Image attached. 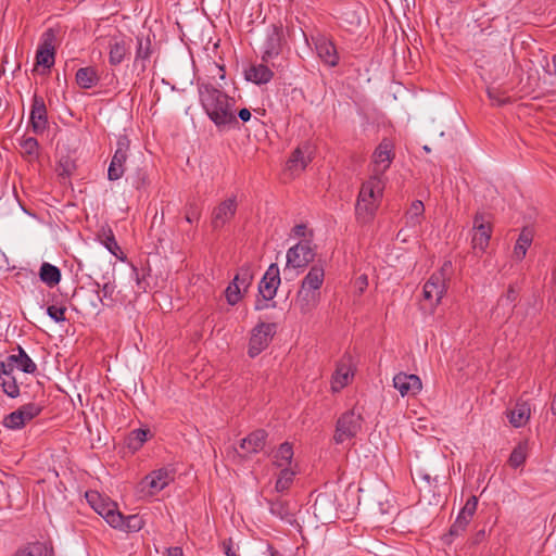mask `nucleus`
<instances>
[{
	"instance_id": "f257e3e1",
	"label": "nucleus",
	"mask_w": 556,
	"mask_h": 556,
	"mask_svg": "<svg viewBox=\"0 0 556 556\" xmlns=\"http://www.w3.org/2000/svg\"><path fill=\"white\" fill-rule=\"evenodd\" d=\"M200 103L207 117L218 128L233 127L238 124L236 99L212 84H199Z\"/></svg>"
},
{
	"instance_id": "f03ea898",
	"label": "nucleus",
	"mask_w": 556,
	"mask_h": 556,
	"mask_svg": "<svg viewBox=\"0 0 556 556\" xmlns=\"http://www.w3.org/2000/svg\"><path fill=\"white\" fill-rule=\"evenodd\" d=\"M14 351L17 353L0 361V388L11 399H16L21 394L20 386L13 375L14 368L30 375L38 370L36 363L21 345H17Z\"/></svg>"
},
{
	"instance_id": "7ed1b4c3",
	"label": "nucleus",
	"mask_w": 556,
	"mask_h": 556,
	"mask_svg": "<svg viewBox=\"0 0 556 556\" xmlns=\"http://www.w3.org/2000/svg\"><path fill=\"white\" fill-rule=\"evenodd\" d=\"M384 190V180L377 177H369L363 182L356 205L355 214L361 224L370 223L378 210Z\"/></svg>"
},
{
	"instance_id": "20e7f679",
	"label": "nucleus",
	"mask_w": 556,
	"mask_h": 556,
	"mask_svg": "<svg viewBox=\"0 0 556 556\" xmlns=\"http://www.w3.org/2000/svg\"><path fill=\"white\" fill-rule=\"evenodd\" d=\"M451 270L452 262L445 261L440 269L435 270L424 285V299L430 301L434 306L440 304L447 290Z\"/></svg>"
},
{
	"instance_id": "39448f33",
	"label": "nucleus",
	"mask_w": 556,
	"mask_h": 556,
	"mask_svg": "<svg viewBox=\"0 0 556 556\" xmlns=\"http://www.w3.org/2000/svg\"><path fill=\"white\" fill-rule=\"evenodd\" d=\"M363 416L355 408L344 412L336 422L333 441L337 444H343L356 438L363 428Z\"/></svg>"
},
{
	"instance_id": "423d86ee",
	"label": "nucleus",
	"mask_w": 556,
	"mask_h": 556,
	"mask_svg": "<svg viewBox=\"0 0 556 556\" xmlns=\"http://www.w3.org/2000/svg\"><path fill=\"white\" fill-rule=\"evenodd\" d=\"M86 498L93 510L99 514L111 527L118 525L121 521V511L118 510L117 504L103 498L98 492L89 491L86 492Z\"/></svg>"
},
{
	"instance_id": "0eeeda50",
	"label": "nucleus",
	"mask_w": 556,
	"mask_h": 556,
	"mask_svg": "<svg viewBox=\"0 0 556 556\" xmlns=\"http://www.w3.org/2000/svg\"><path fill=\"white\" fill-rule=\"evenodd\" d=\"M394 157L393 142L388 138H383L372 153V174L370 177L383 179V175L390 167Z\"/></svg>"
},
{
	"instance_id": "6e6552de",
	"label": "nucleus",
	"mask_w": 556,
	"mask_h": 556,
	"mask_svg": "<svg viewBox=\"0 0 556 556\" xmlns=\"http://www.w3.org/2000/svg\"><path fill=\"white\" fill-rule=\"evenodd\" d=\"M472 231L471 248L476 255L482 254L486 251L492 236L491 223L483 213L475 215Z\"/></svg>"
},
{
	"instance_id": "1a4fd4ad",
	"label": "nucleus",
	"mask_w": 556,
	"mask_h": 556,
	"mask_svg": "<svg viewBox=\"0 0 556 556\" xmlns=\"http://www.w3.org/2000/svg\"><path fill=\"white\" fill-rule=\"evenodd\" d=\"M42 409L43 407L38 403L24 404L4 417L3 426L12 430L22 429L27 422L39 416Z\"/></svg>"
},
{
	"instance_id": "9d476101",
	"label": "nucleus",
	"mask_w": 556,
	"mask_h": 556,
	"mask_svg": "<svg viewBox=\"0 0 556 556\" xmlns=\"http://www.w3.org/2000/svg\"><path fill=\"white\" fill-rule=\"evenodd\" d=\"M174 480V471L162 467L147 475L139 483L141 492L155 495L165 489Z\"/></svg>"
},
{
	"instance_id": "9b49d317",
	"label": "nucleus",
	"mask_w": 556,
	"mask_h": 556,
	"mask_svg": "<svg viewBox=\"0 0 556 556\" xmlns=\"http://www.w3.org/2000/svg\"><path fill=\"white\" fill-rule=\"evenodd\" d=\"M130 141L127 136H119L116 142V150L112 156L108 169L109 180L115 181L123 177L125 164L128 159Z\"/></svg>"
},
{
	"instance_id": "f8f14e48",
	"label": "nucleus",
	"mask_w": 556,
	"mask_h": 556,
	"mask_svg": "<svg viewBox=\"0 0 556 556\" xmlns=\"http://www.w3.org/2000/svg\"><path fill=\"white\" fill-rule=\"evenodd\" d=\"M276 331L275 324L261 323L252 330L248 353L251 357L257 356L264 351Z\"/></svg>"
},
{
	"instance_id": "ddd939ff",
	"label": "nucleus",
	"mask_w": 556,
	"mask_h": 556,
	"mask_svg": "<svg viewBox=\"0 0 556 556\" xmlns=\"http://www.w3.org/2000/svg\"><path fill=\"white\" fill-rule=\"evenodd\" d=\"M282 27L281 25L271 24L266 28L265 40L262 46V60L269 62L278 56L282 48Z\"/></svg>"
},
{
	"instance_id": "4468645a",
	"label": "nucleus",
	"mask_w": 556,
	"mask_h": 556,
	"mask_svg": "<svg viewBox=\"0 0 556 556\" xmlns=\"http://www.w3.org/2000/svg\"><path fill=\"white\" fill-rule=\"evenodd\" d=\"M315 258L311 241H300L287 251V267L305 268Z\"/></svg>"
},
{
	"instance_id": "2eb2a0df",
	"label": "nucleus",
	"mask_w": 556,
	"mask_h": 556,
	"mask_svg": "<svg viewBox=\"0 0 556 556\" xmlns=\"http://www.w3.org/2000/svg\"><path fill=\"white\" fill-rule=\"evenodd\" d=\"M56 39L53 28H48L41 37V42L36 53V61L38 65L50 68L54 64L55 48L54 41Z\"/></svg>"
},
{
	"instance_id": "dca6fc26",
	"label": "nucleus",
	"mask_w": 556,
	"mask_h": 556,
	"mask_svg": "<svg viewBox=\"0 0 556 556\" xmlns=\"http://www.w3.org/2000/svg\"><path fill=\"white\" fill-rule=\"evenodd\" d=\"M364 12V5L356 0L341 2L336 8L337 16L351 27H358L361 25Z\"/></svg>"
},
{
	"instance_id": "f3484780",
	"label": "nucleus",
	"mask_w": 556,
	"mask_h": 556,
	"mask_svg": "<svg viewBox=\"0 0 556 556\" xmlns=\"http://www.w3.org/2000/svg\"><path fill=\"white\" fill-rule=\"evenodd\" d=\"M237 200L236 198H229L220 202L212 211L211 225L214 230L223 228L228 222H230L237 212Z\"/></svg>"
},
{
	"instance_id": "a211bd4d",
	"label": "nucleus",
	"mask_w": 556,
	"mask_h": 556,
	"mask_svg": "<svg viewBox=\"0 0 556 556\" xmlns=\"http://www.w3.org/2000/svg\"><path fill=\"white\" fill-rule=\"evenodd\" d=\"M280 271L277 264H270L258 283V295L274 300L280 285Z\"/></svg>"
},
{
	"instance_id": "6ab92c4d",
	"label": "nucleus",
	"mask_w": 556,
	"mask_h": 556,
	"mask_svg": "<svg viewBox=\"0 0 556 556\" xmlns=\"http://www.w3.org/2000/svg\"><path fill=\"white\" fill-rule=\"evenodd\" d=\"M29 123L33 131L37 135L42 134L48 126V112L45 100L36 93L31 101Z\"/></svg>"
},
{
	"instance_id": "aec40b11",
	"label": "nucleus",
	"mask_w": 556,
	"mask_h": 556,
	"mask_svg": "<svg viewBox=\"0 0 556 556\" xmlns=\"http://www.w3.org/2000/svg\"><path fill=\"white\" fill-rule=\"evenodd\" d=\"M320 301V291H312L304 288H299L293 307L303 316L309 315L318 306Z\"/></svg>"
},
{
	"instance_id": "412c9836",
	"label": "nucleus",
	"mask_w": 556,
	"mask_h": 556,
	"mask_svg": "<svg viewBox=\"0 0 556 556\" xmlns=\"http://www.w3.org/2000/svg\"><path fill=\"white\" fill-rule=\"evenodd\" d=\"M393 387L402 396H407L418 394L422 388V383L417 375L399 372L393 378Z\"/></svg>"
},
{
	"instance_id": "4be33fe9",
	"label": "nucleus",
	"mask_w": 556,
	"mask_h": 556,
	"mask_svg": "<svg viewBox=\"0 0 556 556\" xmlns=\"http://www.w3.org/2000/svg\"><path fill=\"white\" fill-rule=\"evenodd\" d=\"M265 502L268 505L269 511L273 516L289 525H293L295 522L294 509L291 507L289 501L282 498L281 496H276L266 497Z\"/></svg>"
},
{
	"instance_id": "5701e85b",
	"label": "nucleus",
	"mask_w": 556,
	"mask_h": 556,
	"mask_svg": "<svg viewBox=\"0 0 556 556\" xmlns=\"http://www.w3.org/2000/svg\"><path fill=\"white\" fill-rule=\"evenodd\" d=\"M315 49L319 59L328 66L334 67L339 64V54L334 43L320 36L315 40Z\"/></svg>"
},
{
	"instance_id": "b1692460",
	"label": "nucleus",
	"mask_w": 556,
	"mask_h": 556,
	"mask_svg": "<svg viewBox=\"0 0 556 556\" xmlns=\"http://www.w3.org/2000/svg\"><path fill=\"white\" fill-rule=\"evenodd\" d=\"M130 52V40L112 38L109 42V63L119 65Z\"/></svg>"
},
{
	"instance_id": "393cba45",
	"label": "nucleus",
	"mask_w": 556,
	"mask_h": 556,
	"mask_svg": "<svg viewBox=\"0 0 556 556\" xmlns=\"http://www.w3.org/2000/svg\"><path fill=\"white\" fill-rule=\"evenodd\" d=\"M309 147L303 146L298 147L292 151L291 155L287 161V169L292 174H299L305 169L307 164L311 162V157L308 155Z\"/></svg>"
},
{
	"instance_id": "a878e982",
	"label": "nucleus",
	"mask_w": 556,
	"mask_h": 556,
	"mask_svg": "<svg viewBox=\"0 0 556 556\" xmlns=\"http://www.w3.org/2000/svg\"><path fill=\"white\" fill-rule=\"evenodd\" d=\"M353 376L350 359H341L336 368V371L331 379V390L333 392L341 391L350 382V378Z\"/></svg>"
},
{
	"instance_id": "bb28decb",
	"label": "nucleus",
	"mask_w": 556,
	"mask_h": 556,
	"mask_svg": "<svg viewBox=\"0 0 556 556\" xmlns=\"http://www.w3.org/2000/svg\"><path fill=\"white\" fill-rule=\"evenodd\" d=\"M531 416L530 404L526 401H517L514 408L507 413L510 425L520 428L527 425Z\"/></svg>"
},
{
	"instance_id": "cd10ccee",
	"label": "nucleus",
	"mask_w": 556,
	"mask_h": 556,
	"mask_svg": "<svg viewBox=\"0 0 556 556\" xmlns=\"http://www.w3.org/2000/svg\"><path fill=\"white\" fill-rule=\"evenodd\" d=\"M266 438V431L263 429H257L241 440L240 447L249 454L258 453L263 450Z\"/></svg>"
},
{
	"instance_id": "c85d7f7f",
	"label": "nucleus",
	"mask_w": 556,
	"mask_h": 556,
	"mask_svg": "<svg viewBox=\"0 0 556 556\" xmlns=\"http://www.w3.org/2000/svg\"><path fill=\"white\" fill-rule=\"evenodd\" d=\"M325 280V270L323 266L314 265L301 281L300 288L312 291H320Z\"/></svg>"
},
{
	"instance_id": "c756f323",
	"label": "nucleus",
	"mask_w": 556,
	"mask_h": 556,
	"mask_svg": "<svg viewBox=\"0 0 556 556\" xmlns=\"http://www.w3.org/2000/svg\"><path fill=\"white\" fill-rule=\"evenodd\" d=\"M245 79L256 85L267 84L274 76L273 71L265 64L251 65L244 72Z\"/></svg>"
},
{
	"instance_id": "7c9ffc66",
	"label": "nucleus",
	"mask_w": 556,
	"mask_h": 556,
	"mask_svg": "<svg viewBox=\"0 0 556 556\" xmlns=\"http://www.w3.org/2000/svg\"><path fill=\"white\" fill-rule=\"evenodd\" d=\"M152 54V43L151 40L147 37H137V49L136 56L134 61V66H140L143 72L147 68V62L150 60Z\"/></svg>"
},
{
	"instance_id": "2f4dec72",
	"label": "nucleus",
	"mask_w": 556,
	"mask_h": 556,
	"mask_svg": "<svg viewBox=\"0 0 556 556\" xmlns=\"http://www.w3.org/2000/svg\"><path fill=\"white\" fill-rule=\"evenodd\" d=\"M533 241V231L528 228L523 227L519 233V237L516 241V244L514 247L513 251V257L516 261H521L525 258L528 249L532 244Z\"/></svg>"
},
{
	"instance_id": "473e14b6",
	"label": "nucleus",
	"mask_w": 556,
	"mask_h": 556,
	"mask_svg": "<svg viewBox=\"0 0 556 556\" xmlns=\"http://www.w3.org/2000/svg\"><path fill=\"white\" fill-rule=\"evenodd\" d=\"M76 84L83 89H90L98 85L100 76L92 66L80 67L75 75Z\"/></svg>"
},
{
	"instance_id": "72a5a7b5",
	"label": "nucleus",
	"mask_w": 556,
	"mask_h": 556,
	"mask_svg": "<svg viewBox=\"0 0 556 556\" xmlns=\"http://www.w3.org/2000/svg\"><path fill=\"white\" fill-rule=\"evenodd\" d=\"M293 446L289 442H283L273 453V465L277 468L292 467Z\"/></svg>"
},
{
	"instance_id": "f704fd0d",
	"label": "nucleus",
	"mask_w": 556,
	"mask_h": 556,
	"mask_svg": "<svg viewBox=\"0 0 556 556\" xmlns=\"http://www.w3.org/2000/svg\"><path fill=\"white\" fill-rule=\"evenodd\" d=\"M53 549L45 542H31L18 548L13 556H52Z\"/></svg>"
},
{
	"instance_id": "c9c22d12",
	"label": "nucleus",
	"mask_w": 556,
	"mask_h": 556,
	"mask_svg": "<svg viewBox=\"0 0 556 556\" xmlns=\"http://www.w3.org/2000/svg\"><path fill=\"white\" fill-rule=\"evenodd\" d=\"M61 270L59 267L50 264L42 263L39 269V278L48 287L53 288L61 281Z\"/></svg>"
},
{
	"instance_id": "e433bc0d",
	"label": "nucleus",
	"mask_w": 556,
	"mask_h": 556,
	"mask_svg": "<svg viewBox=\"0 0 556 556\" xmlns=\"http://www.w3.org/2000/svg\"><path fill=\"white\" fill-rule=\"evenodd\" d=\"M144 526L143 518L139 515H129L124 516L121 513V521L118 525H113L112 528L118 529L124 532H138L140 531Z\"/></svg>"
},
{
	"instance_id": "4c0bfd02",
	"label": "nucleus",
	"mask_w": 556,
	"mask_h": 556,
	"mask_svg": "<svg viewBox=\"0 0 556 556\" xmlns=\"http://www.w3.org/2000/svg\"><path fill=\"white\" fill-rule=\"evenodd\" d=\"M424 213V203L420 200H415L405 213V225L410 228L419 226L421 224Z\"/></svg>"
},
{
	"instance_id": "58836bf2",
	"label": "nucleus",
	"mask_w": 556,
	"mask_h": 556,
	"mask_svg": "<svg viewBox=\"0 0 556 556\" xmlns=\"http://www.w3.org/2000/svg\"><path fill=\"white\" fill-rule=\"evenodd\" d=\"M280 471L277 475L275 491L277 493H285L288 491L293 484L296 470L293 467H283L279 468Z\"/></svg>"
},
{
	"instance_id": "ea45409f",
	"label": "nucleus",
	"mask_w": 556,
	"mask_h": 556,
	"mask_svg": "<svg viewBox=\"0 0 556 556\" xmlns=\"http://www.w3.org/2000/svg\"><path fill=\"white\" fill-rule=\"evenodd\" d=\"M528 457V443L527 442H519L514 450L511 451L509 458H508V465L516 469L525 465Z\"/></svg>"
},
{
	"instance_id": "a19ab883",
	"label": "nucleus",
	"mask_w": 556,
	"mask_h": 556,
	"mask_svg": "<svg viewBox=\"0 0 556 556\" xmlns=\"http://www.w3.org/2000/svg\"><path fill=\"white\" fill-rule=\"evenodd\" d=\"M94 286L97 287V293H102V295H98L99 296V300L100 302L103 304V305H106V306H112L114 303H115V289H116V286L110 281H106L101 290H99L100 288V285L99 282H94Z\"/></svg>"
},
{
	"instance_id": "79ce46f5",
	"label": "nucleus",
	"mask_w": 556,
	"mask_h": 556,
	"mask_svg": "<svg viewBox=\"0 0 556 556\" xmlns=\"http://www.w3.org/2000/svg\"><path fill=\"white\" fill-rule=\"evenodd\" d=\"M253 277L254 273L252 265L244 264L238 269L232 280L239 283L242 287L243 291H245L251 286Z\"/></svg>"
},
{
	"instance_id": "37998d69",
	"label": "nucleus",
	"mask_w": 556,
	"mask_h": 556,
	"mask_svg": "<svg viewBox=\"0 0 556 556\" xmlns=\"http://www.w3.org/2000/svg\"><path fill=\"white\" fill-rule=\"evenodd\" d=\"M148 433H149V430H146V429L132 430L129 433V435L127 437V441H126L128 448H130L132 451H138L143 445V443L147 441Z\"/></svg>"
},
{
	"instance_id": "c03bdc74",
	"label": "nucleus",
	"mask_w": 556,
	"mask_h": 556,
	"mask_svg": "<svg viewBox=\"0 0 556 556\" xmlns=\"http://www.w3.org/2000/svg\"><path fill=\"white\" fill-rule=\"evenodd\" d=\"M241 290H243L242 287L235 280L228 285L225 296L229 305L233 306L241 300Z\"/></svg>"
},
{
	"instance_id": "a18cd8bd",
	"label": "nucleus",
	"mask_w": 556,
	"mask_h": 556,
	"mask_svg": "<svg viewBox=\"0 0 556 556\" xmlns=\"http://www.w3.org/2000/svg\"><path fill=\"white\" fill-rule=\"evenodd\" d=\"M486 93L493 105L503 106L509 102V97L497 88H488Z\"/></svg>"
},
{
	"instance_id": "49530a36",
	"label": "nucleus",
	"mask_w": 556,
	"mask_h": 556,
	"mask_svg": "<svg viewBox=\"0 0 556 556\" xmlns=\"http://www.w3.org/2000/svg\"><path fill=\"white\" fill-rule=\"evenodd\" d=\"M186 215L185 219L192 224L193 222H198L201 217V206L195 201H190L186 205Z\"/></svg>"
},
{
	"instance_id": "de8ad7c7",
	"label": "nucleus",
	"mask_w": 556,
	"mask_h": 556,
	"mask_svg": "<svg viewBox=\"0 0 556 556\" xmlns=\"http://www.w3.org/2000/svg\"><path fill=\"white\" fill-rule=\"evenodd\" d=\"M20 146L23 149L24 153L29 156L36 155L38 152V140L34 137L22 138V140L20 141Z\"/></svg>"
},
{
	"instance_id": "09e8293b",
	"label": "nucleus",
	"mask_w": 556,
	"mask_h": 556,
	"mask_svg": "<svg viewBox=\"0 0 556 556\" xmlns=\"http://www.w3.org/2000/svg\"><path fill=\"white\" fill-rule=\"evenodd\" d=\"M103 244L113 255L117 256L119 247L115 240L113 231L110 228L103 231Z\"/></svg>"
},
{
	"instance_id": "8fccbe9b",
	"label": "nucleus",
	"mask_w": 556,
	"mask_h": 556,
	"mask_svg": "<svg viewBox=\"0 0 556 556\" xmlns=\"http://www.w3.org/2000/svg\"><path fill=\"white\" fill-rule=\"evenodd\" d=\"M65 312H66V308L63 307V306L50 305L47 308L48 316L51 319H53L55 323L65 321V319H66L65 318Z\"/></svg>"
},
{
	"instance_id": "3c124183",
	"label": "nucleus",
	"mask_w": 556,
	"mask_h": 556,
	"mask_svg": "<svg viewBox=\"0 0 556 556\" xmlns=\"http://www.w3.org/2000/svg\"><path fill=\"white\" fill-rule=\"evenodd\" d=\"M466 529L467 526L464 522L455 520L450 528L448 534L445 536V542L451 543L452 538L462 535L466 531Z\"/></svg>"
},
{
	"instance_id": "603ef678",
	"label": "nucleus",
	"mask_w": 556,
	"mask_h": 556,
	"mask_svg": "<svg viewBox=\"0 0 556 556\" xmlns=\"http://www.w3.org/2000/svg\"><path fill=\"white\" fill-rule=\"evenodd\" d=\"M519 292L514 285H510L506 293L498 300V305L503 303L513 304L518 299Z\"/></svg>"
},
{
	"instance_id": "864d4df0",
	"label": "nucleus",
	"mask_w": 556,
	"mask_h": 556,
	"mask_svg": "<svg viewBox=\"0 0 556 556\" xmlns=\"http://www.w3.org/2000/svg\"><path fill=\"white\" fill-rule=\"evenodd\" d=\"M478 506V497L476 495H471L465 503L464 507V514H467V516L471 515L473 516Z\"/></svg>"
},
{
	"instance_id": "5fc2aeb1",
	"label": "nucleus",
	"mask_w": 556,
	"mask_h": 556,
	"mask_svg": "<svg viewBox=\"0 0 556 556\" xmlns=\"http://www.w3.org/2000/svg\"><path fill=\"white\" fill-rule=\"evenodd\" d=\"M276 307V302L273 301V300H265L263 296H258L255 301V304H254V309L255 311H264V309H267V308H275Z\"/></svg>"
},
{
	"instance_id": "6e6d98bb",
	"label": "nucleus",
	"mask_w": 556,
	"mask_h": 556,
	"mask_svg": "<svg viewBox=\"0 0 556 556\" xmlns=\"http://www.w3.org/2000/svg\"><path fill=\"white\" fill-rule=\"evenodd\" d=\"M328 503V497L327 495H321L319 494L316 500H315V503L313 505V508H314V514L319 517V515L323 514V509H324V506Z\"/></svg>"
},
{
	"instance_id": "4d7b16f0",
	"label": "nucleus",
	"mask_w": 556,
	"mask_h": 556,
	"mask_svg": "<svg viewBox=\"0 0 556 556\" xmlns=\"http://www.w3.org/2000/svg\"><path fill=\"white\" fill-rule=\"evenodd\" d=\"M132 274H134V278L136 280V283H137L138 288L143 290V291H146L147 283L144 282V278L140 277L138 269L136 267H134V266H132Z\"/></svg>"
},
{
	"instance_id": "13d9d810",
	"label": "nucleus",
	"mask_w": 556,
	"mask_h": 556,
	"mask_svg": "<svg viewBox=\"0 0 556 556\" xmlns=\"http://www.w3.org/2000/svg\"><path fill=\"white\" fill-rule=\"evenodd\" d=\"M223 549L226 556H239L235 551H232V540L228 539L223 542Z\"/></svg>"
},
{
	"instance_id": "bf43d9fd",
	"label": "nucleus",
	"mask_w": 556,
	"mask_h": 556,
	"mask_svg": "<svg viewBox=\"0 0 556 556\" xmlns=\"http://www.w3.org/2000/svg\"><path fill=\"white\" fill-rule=\"evenodd\" d=\"M236 116H238L242 122L247 123L251 119L252 115L249 109L243 108L238 111Z\"/></svg>"
},
{
	"instance_id": "052dcab7",
	"label": "nucleus",
	"mask_w": 556,
	"mask_h": 556,
	"mask_svg": "<svg viewBox=\"0 0 556 556\" xmlns=\"http://www.w3.org/2000/svg\"><path fill=\"white\" fill-rule=\"evenodd\" d=\"M292 231H293L294 236H296V237H305L306 226L303 224L295 225L293 227Z\"/></svg>"
},
{
	"instance_id": "680f3d73",
	"label": "nucleus",
	"mask_w": 556,
	"mask_h": 556,
	"mask_svg": "<svg viewBox=\"0 0 556 556\" xmlns=\"http://www.w3.org/2000/svg\"><path fill=\"white\" fill-rule=\"evenodd\" d=\"M473 516L469 515L467 516V514H464V509H460L456 520L457 521H462L464 522L466 526L469 525L470 520L472 519Z\"/></svg>"
},
{
	"instance_id": "e2e57ef3",
	"label": "nucleus",
	"mask_w": 556,
	"mask_h": 556,
	"mask_svg": "<svg viewBox=\"0 0 556 556\" xmlns=\"http://www.w3.org/2000/svg\"><path fill=\"white\" fill-rule=\"evenodd\" d=\"M166 556H184L182 548L178 546L169 547Z\"/></svg>"
},
{
	"instance_id": "0e129e2a",
	"label": "nucleus",
	"mask_w": 556,
	"mask_h": 556,
	"mask_svg": "<svg viewBox=\"0 0 556 556\" xmlns=\"http://www.w3.org/2000/svg\"><path fill=\"white\" fill-rule=\"evenodd\" d=\"M418 477L422 481H426L428 484L431 483V476L429 473H427V472H418Z\"/></svg>"
},
{
	"instance_id": "69168bd1",
	"label": "nucleus",
	"mask_w": 556,
	"mask_h": 556,
	"mask_svg": "<svg viewBox=\"0 0 556 556\" xmlns=\"http://www.w3.org/2000/svg\"><path fill=\"white\" fill-rule=\"evenodd\" d=\"M214 66L218 70L219 79H225V67L224 65H218L214 63Z\"/></svg>"
},
{
	"instance_id": "338daca9",
	"label": "nucleus",
	"mask_w": 556,
	"mask_h": 556,
	"mask_svg": "<svg viewBox=\"0 0 556 556\" xmlns=\"http://www.w3.org/2000/svg\"><path fill=\"white\" fill-rule=\"evenodd\" d=\"M268 551L270 556H279L278 551L275 549L271 545L268 546Z\"/></svg>"
},
{
	"instance_id": "774afa93",
	"label": "nucleus",
	"mask_w": 556,
	"mask_h": 556,
	"mask_svg": "<svg viewBox=\"0 0 556 556\" xmlns=\"http://www.w3.org/2000/svg\"><path fill=\"white\" fill-rule=\"evenodd\" d=\"M554 74L556 76V54L553 56Z\"/></svg>"
}]
</instances>
